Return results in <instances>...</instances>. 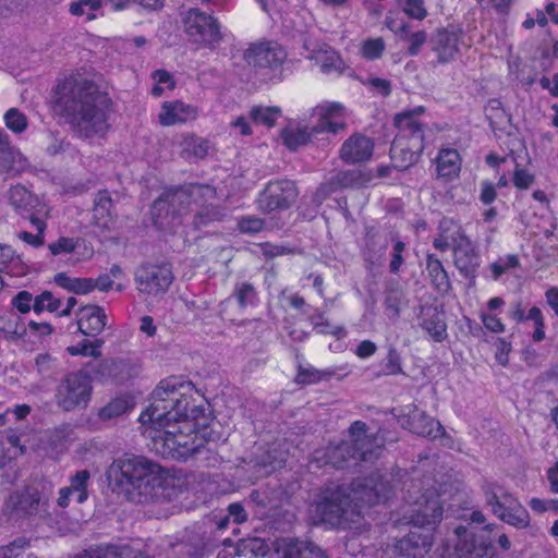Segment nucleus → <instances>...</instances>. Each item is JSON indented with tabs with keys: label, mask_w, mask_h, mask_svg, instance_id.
Returning a JSON list of instances; mask_svg holds the SVG:
<instances>
[{
	"label": "nucleus",
	"mask_w": 558,
	"mask_h": 558,
	"mask_svg": "<svg viewBox=\"0 0 558 558\" xmlns=\"http://www.w3.org/2000/svg\"><path fill=\"white\" fill-rule=\"evenodd\" d=\"M427 271L437 290L446 291L449 287L448 275L441 262L434 255H427Z\"/></svg>",
	"instance_id": "4c0bfd02"
},
{
	"label": "nucleus",
	"mask_w": 558,
	"mask_h": 558,
	"mask_svg": "<svg viewBox=\"0 0 558 558\" xmlns=\"http://www.w3.org/2000/svg\"><path fill=\"white\" fill-rule=\"evenodd\" d=\"M198 117V109L195 106L185 104L182 100L165 101L160 107L158 121L162 126L184 124Z\"/></svg>",
	"instance_id": "f3484780"
},
{
	"label": "nucleus",
	"mask_w": 558,
	"mask_h": 558,
	"mask_svg": "<svg viewBox=\"0 0 558 558\" xmlns=\"http://www.w3.org/2000/svg\"><path fill=\"white\" fill-rule=\"evenodd\" d=\"M243 58L256 69H278L286 61L287 52L277 43H255L244 51Z\"/></svg>",
	"instance_id": "9b49d317"
},
{
	"label": "nucleus",
	"mask_w": 558,
	"mask_h": 558,
	"mask_svg": "<svg viewBox=\"0 0 558 558\" xmlns=\"http://www.w3.org/2000/svg\"><path fill=\"white\" fill-rule=\"evenodd\" d=\"M401 39L409 41L408 52L410 56H417L421 48L427 41V33L425 31H417L412 34H405L400 36Z\"/></svg>",
	"instance_id": "13d9d810"
},
{
	"label": "nucleus",
	"mask_w": 558,
	"mask_h": 558,
	"mask_svg": "<svg viewBox=\"0 0 558 558\" xmlns=\"http://www.w3.org/2000/svg\"><path fill=\"white\" fill-rule=\"evenodd\" d=\"M404 250H405V244L402 241L397 240L393 243L392 252H391V259L389 263V270L391 274H398L400 271V268L404 263V258H403Z\"/></svg>",
	"instance_id": "680f3d73"
},
{
	"label": "nucleus",
	"mask_w": 558,
	"mask_h": 558,
	"mask_svg": "<svg viewBox=\"0 0 558 558\" xmlns=\"http://www.w3.org/2000/svg\"><path fill=\"white\" fill-rule=\"evenodd\" d=\"M112 199L107 191L96 195L94 205V218L99 227L108 228L111 221Z\"/></svg>",
	"instance_id": "2f4dec72"
},
{
	"label": "nucleus",
	"mask_w": 558,
	"mask_h": 558,
	"mask_svg": "<svg viewBox=\"0 0 558 558\" xmlns=\"http://www.w3.org/2000/svg\"><path fill=\"white\" fill-rule=\"evenodd\" d=\"M402 11L410 19L417 21H423L428 15L424 0H403Z\"/></svg>",
	"instance_id": "3c124183"
},
{
	"label": "nucleus",
	"mask_w": 558,
	"mask_h": 558,
	"mask_svg": "<svg viewBox=\"0 0 558 558\" xmlns=\"http://www.w3.org/2000/svg\"><path fill=\"white\" fill-rule=\"evenodd\" d=\"M153 78L156 82L151 89V93L155 97H160L166 89H173L174 87V81L167 71H155Z\"/></svg>",
	"instance_id": "603ef678"
},
{
	"label": "nucleus",
	"mask_w": 558,
	"mask_h": 558,
	"mask_svg": "<svg viewBox=\"0 0 558 558\" xmlns=\"http://www.w3.org/2000/svg\"><path fill=\"white\" fill-rule=\"evenodd\" d=\"M23 168L22 155L9 141V135L0 128V172L19 171Z\"/></svg>",
	"instance_id": "a878e982"
},
{
	"label": "nucleus",
	"mask_w": 558,
	"mask_h": 558,
	"mask_svg": "<svg viewBox=\"0 0 558 558\" xmlns=\"http://www.w3.org/2000/svg\"><path fill=\"white\" fill-rule=\"evenodd\" d=\"M453 542L452 551L448 545H445L439 558H484L487 554V545L476 544L474 534L464 526H458L454 530Z\"/></svg>",
	"instance_id": "2eb2a0df"
},
{
	"label": "nucleus",
	"mask_w": 558,
	"mask_h": 558,
	"mask_svg": "<svg viewBox=\"0 0 558 558\" xmlns=\"http://www.w3.org/2000/svg\"><path fill=\"white\" fill-rule=\"evenodd\" d=\"M88 365L92 367L95 379L101 383L118 380L125 366L123 361L114 359L104 360Z\"/></svg>",
	"instance_id": "c85d7f7f"
},
{
	"label": "nucleus",
	"mask_w": 558,
	"mask_h": 558,
	"mask_svg": "<svg viewBox=\"0 0 558 558\" xmlns=\"http://www.w3.org/2000/svg\"><path fill=\"white\" fill-rule=\"evenodd\" d=\"M485 499L495 515L505 512L509 508H513L519 500L510 494L505 487L496 483H486L483 486Z\"/></svg>",
	"instance_id": "4be33fe9"
},
{
	"label": "nucleus",
	"mask_w": 558,
	"mask_h": 558,
	"mask_svg": "<svg viewBox=\"0 0 558 558\" xmlns=\"http://www.w3.org/2000/svg\"><path fill=\"white\" fill-rule=\"evenodd\" d=\"M386 49L385 40L381 37L367 38L361 43L360 54L366 60L379 59Z\"/></svg>",
	"instance_id": "37998d69"
},
{
	"label": "nucleus",
	"mask_w": 558,
	"mask_h": 558,
	"mask_svg": "<svg viewBox=\"0 0 558 558\" xmlns=\"http://www.w3.org/2000/svg\"><path fill=\"white\" fill-rule=\"evenodd\" d=\"M107 324V315L102 307L96 305L84 306L80 310L77 318L78 330L87 337L99 335Z\"/></svg>",
	"instance_id": "412c9836"
},
{
	"label": "nucleus",
	"mask_w": 558,
	"mask_h": 558,
	"mask_svg": "<svg viewBox=\"0 0 558 558\" xmlns=\"http://www.w3.org/2000/svg\"><path fill=\"white\" fill-rule=\"evenodd\" d=\"M138 420L149 449L166 459L185 460L206 442L221 439L203 398L190 381L177 377L159 383Z\"/></svg>",
	"instance_id": "f257e3e1"
},
{
	"label": "nucleus",
	"mask_w": 558,
	"mask_h": 558,
	"mask_svg": "<svg viewBox=\"0 0 558 558\" xmlns=\"http://www.w3.org/2000/svg\"><path fill=\"white\" fill-rule=\"evenodd\" d=\"M54 281L59 287L76 294H87L96 289V284L93 279L72 278L64 272L56 275Z\"/></svg>",
	"instance_id": "c756f323"
},
{
	"label": "nucleus",
	"mask_w": 558,
	"mask_h": 558,
	"mask_svg": "<svg viewBox=\"0 0 558 558\" xmlns=\"http://www.w3.org/2000/svg\"><path fill=\"white\" fill-rule=\"evenodd\" d=\"M78 558H145L143 554L129 545H106L93 548Z\"/></svg>",
	"instance_id": "cd10ccee"
},
{
	"label": "nucleus",
	"mask_w": 558,
	"mask_h": 558,
	"mask_svg": "<svg viewBox=\"0 0 558 558\" xmlns=\"http://www.w3.org/2000/svg\"><path fill=\"white\" fill-rule=\"evenodd\" d=\"M92 377L85 369L68 374L57 390V403L65 411L86 408L92 396Z\"/></svg>",
	"instance_id": "0eeeda50"
},
{
	"label": "nucleus",
	"mask_w": 558,
	"mask_h": 558,
	"mask_svg": "<svg viewBox=\"0 0 558 558\" xmlns=\"http://www.w3.org/2000/svg\"><path fill=\"white\" fill-rule=\"evenodd\" d=\"M35 504V489L26 486L22 490H16L8 498L5 509L11 518H23L31 514Z\"/></svg>",
	"instance_id": "5701e85b"
},
{
	"label": "nucleus",
	"mask_w": 558,
	"mask_h": 558,
	"mask_svg": "<svg viewBox=\"0 0 558 558\" xmlns=\"http://www.w3.org/2000/svg\"><path fill=\"white\" fill-rule=\"evenodd\" d=\"M497 517L517 529H525L530 524V514L520 501L513 508L505 510V512L497 514Z\"/></svg>",
	"instance_id": "58836bf2"
},
{
	"label": "nucleus",
	"mask_w": 558,
	"mask_h": 558,
	"mask_svg": "<svg viewBox=\"0 0 558 558\" xmlns=\"http://www.w3.org/2000/svg\"><path fill=\"white\" fill-rule=\"evenodd\" d=\"M61 306V300L52 295L51 292L45 291L37 296V313L44 310L57 312Z\"/></svg>",
	"instance_id": "0e129e2a"
},
{
	"label": "nucleus",
	"mask_w": 558,
	"mask_h": 558,
	"mask_svg": "<svg viewBox=\"0 0 558 558\" xmlns=\"http://www.w3.org/2000/svg\"><path fill=\"white\" fill-rule=\"evenodd\" d=\"M526 320H533V323H534L535 330L532 336L533 340L535 342H539V341L544 340L545 339V322H544V316H543L542 311L538 307L533 306L532 308H530V311L526 315Z\"/></svg>",
	"instance_id": "864d4df0"
},
{
	"label": "nucleus",
	"mask_w": 558,
	"mask_h": 558,
	"mask_svg": "<svg viewBox=\"0 0 558 558\" xmlns=\"http://www.w3.org/2000/svg\"><path fill=\"white\" fill-rule=\"evenodd\" d=\"M132 409L133 404L129 398L118 397L99 409L98 416L101 421H112L130 412Z\"/></svg>",
	"instance_id": "72a5a7b5"
},
{
	"label": "nucleus",
	"mask_w": 558,
	"mask_h": 558,
	"mask_svg": "<svg viewBox=\"0 0 558 558\" xmlns=\"http://www.w3.org/2000/svg\"><path fill=\"white\" fill-rule=\"evenodd\" d=\"M337 374V368L317 369L313 366H300L296 374V383L314 385L330 379Z\"/></svg>",
	"instance_id": "473e14b6"
},
{
	"label": "nucleus",
	"mask_w": 558,
	"mask_h": 558,
	"mask_svg": "<svg viewBox=\"0 0 558 558\" xmlns=\"http://www.w3.org/2000/svg\"><path fill=\"white\" fill-rule=\"evenodd\" d=\"M520 266L519 257L514 254H508L499 257L496 262L492 263L489 268L494 279H498L508 270L514 269Z\"/></svg>",
	"instance_id": "de8ad7c7"
},
{
	"label": "nucleus",
	"mask_w": 558,
	"mask_h": 558,
	"mask_svg": "<svg viewBox=\"0 0 558 558\" xmlns=\"http://www.w3.org/2000/svg\"><path fill=\"white\" fill-rule=\"evenodd\" d=\"M307 542L286 538L279 542L277 553L280 558H304Z\"/></svg>",
	"instance_id": "79ce46f5"
},
{
	"label": "nucleus",
	"mask_w": 558,
	"mask_h": 558,
	"mask_svg": "<svg viewBox=\"0 0 558 558\" xmlns=\"http://www.w3.org/2000/svg\"><path fill=\"white\" fill-rule=\"evenodd\" d=\"M401 424L410 432L424 437L438 438L444 433L439 422L427 416L416 408L409 410L407 417L402 418Z\"/></svg>",
	"instance_id": "6ab92c4d"
},
{
	"label": "nucleus",
	"mask_w": 558,
	"mask_h": 558,
	"mask_svg": "<svg viewBox=\"0 0 558 558\" xmlns=\"http://www.w3.org/2000/svg\"><path fill=\"white\" fill-rule=\"evenodd\" d=\"M433 536L430 531L417 529L411 531L405 537L398 542V549L407 557H423L430 548Z\"/></svg>",
	"instance_id": "aec40b11"
},
{
	"label": "nucleus",
	"mask_w": 558,
	"mask_h": 558,
	"mask_svg": "<svg viewBox=\"0 0 558 558\" xmlns=\"http://www.w3.org/2000/svg\"><path fill=\"white\" fill-rule=\"evenodd\" d=\"M534 182V175L525 169L517 168L513 173V184L520 190L529 189Z\"/></svg>",
	"instance_id": "774afa93"
},
{
	"label": "nucleus",
	"mask_w": 558,
	"mask_h": 558,
	"mask_svg": "<svg viewBox=\"0 0 558 558\" xmlns=\"http://www.w3.org/2000/svg\"><path fill=\"white\" fill-rule=\"evenodd\" d=\"M4 122L5 126L16 134H21L28 126L27 118L16 108H11L5 112Z\"/></svg>",
	"instance_id": "49530a36"
},
{
	"label": "nucleus",
	"mask_w": 558,
	"mask_h": 558,
	"mask_svg": "<svg viewBox=\"0 0 558 558\" xmlns=\"http://www.w3.org/2000/svg\"><path fill=\"white\" fill-rule=\"evenodd\" d=\"M437 177L451 181L459 175L461 157L457 149L442 148L435 159Z\"/></svg>",
	"instance_id": "b1692460"
},
{
	"label": "nucleus",
	"mask_w": 558,
	"mask_h": 558,
	"mask_svg": "<svg viewBox=\"0 0 558 558\" xmlns=\"http://www.w3.org/2000/svg\"><path fill=\"white\" fill-rule=\"evenodd\" d=\"M173 280L171 268L168 265H148L142 267L136 275L140 292L158 294L165 292Z\"/></svg>",
	"instance_id": "dca6fc26"
},
{
	"label": "nucleus",
	"mask_w": 558,
	"mask_h": 558,
	"mask_svg": "<svg viewBox=\"0 0 558 558\" xmlns=\"http://www.w3.org/2000/svg\"><path fill=\"white\" fill-rule=\"evenodd\" d=\"M435 248L446 251L452 248L456 263L460 266V254L469 255L473 251L470 240L462 233L461 228L451 219H442L439 223V235L434 240Z\"/></svg>",
	"instance_id": "4468645a"
},
{
	"label": "nucleus",
	"mask_w": 558,
	"mask_h": 558,
	"mask_svg": "<svg viewBox=\"0 0 558 558\" xmlns=\"http://www.w3.org/2000/svg\"><path fill=\"white\" fill-rule=\"evenodd\" d=\"M107 478L114 489L128 495L137 492L138 502L158 496L166 475L161 468L144 457L125 454L112 461L107 470Z\"/></svg>",
	"instance_id": "20e7f679"
},
{
	"label": "nucleus",
	"mask_w": 558,
	"mask_h": 558,
	"mask_svg": "<svg viewBox=\"0 0 558 558\" xmlns=\"http://www.w3.org/2000/svg\"><path fill=\"white\" fill-rule=\"evenodd\" d=\"M424 111L425 108L418 106L395 118L399 133L391 144L390 156L396 167L400 169H407L415 163L425 148L423 124L418 121Z\"/></svg>",
	"instance_id": "423d86ee"
},
{
	"label": "nucleus",
	"mask_w": 558,
	"mask_h": 558,
	"mask_svg": "<svg viewBox=\"0 0 558 558\" xmlns=\"http://www.w3.org/2000/svg\"><path fill=\"white\" fill-rule=\"evenodd\" d=\"M480 318L484 327L494 333H501L506 329L500 318H498L496 315L482 311L480 313Z\"/></svg>",
	"instance_id": "338daca9"
},
{
	"label": "nucleus",
	"mask_w": 558,
	"mask_h": 558,
	"mask_svg": "<svg viewBox=\"0 0 558 558\" xmlns=\"http://www.w3.org/2000/svg\"><path fill=\"white\" fill-rule=\"evenodd\" d=\"M388 483L379 477H372L364 483H353L349 495L338 485L326 487L315 502V524L327 522L332 525L350 526L357 522L364 505L374 506L388 498Z\"/></svg>",
	"instance_id": "7ed1b4c3"
},
{
	"label": "nucleus",
	"mask_w": 558,
	"mask_h": 558,
	"mask_svg": "<svg viewBox=\"0 0 558 558\" xmlns=\"http://www.w3.org/2000/svg\"><path fill=\"white\" fill-rule=\"evenodd\" d=\"M225 217V213L211 205L199 208L194 217L196 228L208 226L213 221H219Z\"/></svg>",
	"instance_id": "c03bdc74"
},
{
	"label": "nucleus",
	"mask_w": 558,
	"mask_h": 558,
	"mask_svg": "<svg viewBox=\"0 0 558 558\" xmlns=\"http://www.w3.org/2000/svg\"><path fill=\"white\" fill-rule=\"evenodd\" d=\"M12 305L16 308L21 314H27L29 311L35 308V303L33 302V294L28 291H20L13 299Z\"/></svg>",
	"instance_id": "e2e57ef3"
},
{
	"label": "nucleus",
	"mask_w": 558,
	"mask_h": 558,
	"mask_svg": "<svg viewBox=\"0 0 558 558\" xmlns=\"http://www.w3.org/2000/svg\"><path fill=\"white\" fill-rule=\"evenodd\" d=\"M89 472L81 470L71 477L70 485L66 487L78 504H83L87 499V484L89 481Z\"/></svg>",
	"instance_id": "a19ab883"
},
{
	"label": "nucleus",
	"mask_w": 558,
	"mask_h": 558,
	"mask_svg": "<svg viewBox=\"0 0 558 558\" xmlns=\"http://www.w3.org/2000/svg\"><path fill=\"white\" fill-rule=\"evenodd\" d=\"M402 373L401 359L396 349H390L387 354L384 368L385 375H398Z\"/></svg>",
	"instance_id": "69168bd1"
},
{
	"label": "nucleus",
	"mask_w": 558,
	"mask_h": 558,
	"mask_svg": "<svg viewBox=\"0 0 558 558\" xmlns=\"http://www.w3.org/2000/svg\"><path fill=\"white\" fill-rule=\"evenodd\" d=\"M386 27L396 35H405L409 32V23L399 16L397 12L390 11L385 19Z\"/></svg>",
	"instance_id": "4d7b16f0"
},
{
	"label": "nucleus",
	"mask_w": 558,
	"mask_h": 558,
	"mask_svg": "<svg viewBox=\"0 0 558 558\" xmlns=\"http://www.w3.org/2000/svg\"><path fill=\"white\" fill-rule=\"evenodd\" d=\"M313 132L337 134L345 128V108L340 102H323L312 109Z\"/></svg>",
	"instance_id": "ddd939ff"
},
{
	"label": "nucleus",
	"mask_w": 558,
	"mask_h": 558,
	"mask_svg": "<svg viewBox=\"0 0 558 558\" xmlns=\"http://www.w3.org/2000/svg\"><path fill=\"white\" fill-rule=\"evenodd\" d=\"M250 117L256 124L272 128L281 117L279 107L254 106L250 110Z\"/></svg>",
	"instance_id": "c9c22d12"
},
{
	"label": "nucleus",
	"mask_w": 558,
	"mask_h": 558,
	"mask_svg": "<svg viewBox=\"0 0 558 558\" xmlns=\"http://www.w3.org/2000/svg\"><path fill=\"white\" fill-rule=\"evenodd\" d=\"M380 445L366 433V424L355 421L349 430L348 439L338 445L316 450L313 458L319 464L343 468L350 461H371L379 456Z\"/></svg>",
	"instance_id": "39448f33"
},
{
	"label": "nucleus",
	"mask_w": 558,
	"mask_h": 558,
	"mask_svg": "<svg viewBox=\"0 0 558 558\" xmlns=\"http://www.w3.org/2000/svg\"><path fill=\"white\" fill-rule=\"evenodd\" d=\"M102 7L101 0H77L70 4L69 11L74 16H86L87 20H95Z\"/></svg>",
	"instance_id": "ea45409f"
},
{
	"label": "nucleus",
	"mask_w": 558,
	"mask_h": 558,
	"mask_svg": "<svg viewBox=\"0 0 558 558\" xmlns=\"http://www.w3.org/2000/svg\"><path fill=\"white\" fill-rule=\"evenodd\" d=\"M432 43L433 49L442 62L451 60L458 51V35L446 29H438Z\"/></svg>",
	"instance_id": "bb28decb"
},
{
	"label": "nucleus",
	"mask_w": 558,
	"mask_h": 558,
	"mask_svg": "<svg viewBox=\"0 0 558 558\" xmlns=\"http://www.w3.org/2000/svg\"><path fill=\"white\" fill-rule=\"evenodd\" d=\"M234 295L241 307L253 305L256 301L254 287L247 282H241L235 287Z\"/></svg>",
	"instance_id": "5fc2aeb1"
},
{
	"label": "nucleus",
	"mask_w": 558,
	"mask_h": 558,
	"mask_svg": "<svg viewBox=\"0 0 558 558\" xmlns=\"http://www.w3.org/2000/svg\"><path fill=\"white\" fill-rule=\"evenodd\" d=\"M184 29L190 40L199 45H211L221 38L216 19L198 9L187 11L184 17Z\"/></svg>",
	"instance_id": "1a4fd4ad"
},
{
	"label": "nucleus",
	"mask_w": 558,
	"mask_h": 558,
	"mask_svg": "<svg viewBox=\"0 0 558 558\" xmlns=\"http://www.w3.org/2000/svg\"><path fill=\"white\" fill-rule=\"evenodd\" d=\"M57 104L78 136L102 137L108 132L111 100L88 78L75 74L62 81L57 87Z\"/></svg>",
	"instance_id": "f03ea898"
},
{
	"label": "nucleus",
	"mask_w": 558,
	"mask_h": 558,
	"mask_svg": "<svg viewBox=\"0 0 558 558\" xmlns=\"http://www.w3.org/2000/svg\"><path fill=\"white\" fill-rule=\"evenodd\" d=\"M374 151V142L362 134L351 135L341 146L339 156L349 165L367 161Z\"/></svg>",
	"instance_id": "a211bd4d"
},
{
	"label": "nucleus",
	"mask_w": 558,
	"mask_h": 558,
	"mask_svg": "<svg viewBox=\"0 0 558 558\" xmlns=\"http://www.w3.org/2000/svg\"><path fill=\"white\" fill-rule=\"evenodd\" d=\"M299 195L294 182L280 179L270 181L258 197V208L264 213L289 208Z\"/></svg>",
	"instance_id": "6e6552de"
},
{
	"label": "nucleus",
	"mask_w": 558,
	"mask_h": 558,
	"mask_svg": "<svg viewBox=\"0 0 558 558\" xmlns=\"http://www.w3.org/2000/svg\"><path fill=\"white\" fill-rule=\"evenodd\" d=\"M374 175L369 170H349L335 177L336 183L341 187H361L372 182Z\"/></svg>",
	"instance_id": "7c9ffc66"
},
{
	"label": "nucleus",
	"mask_w": 558,
	"mask_h": 558,
	"mask_svg": "<svg viewBox=\"0 0 558 558\" xmlns=\"http://www.w3.org/2000/svg\"><path fill=\"white\" fill-rule=\"evenodd\" d=\"M442 519V506L439 497L430 493L417 499L411 510L409 523L416 529L432 531Z\"/></svg>",
	"instance_id": "f8f14e48"
},
{
	"label": "nucleus",
	"mask_w": 558,
	"mask_h": 558,
	"mask_svg": "<svg viewBox=\"0 0 558 558\" xmlns=\"http://www.w3.org/2000/svg\"><path fill=\"white\" fill-rule=\"evenodd\" d=\"M102 340H96L95 342L83 341L76 345L68 347L66 351L72 356L83 355L98 357L100 356L99 348L102 345Z\"/></svg>",
	"instance_id": "09e8293b"
},
{
	"label": "nucleus",
	"mask_w": 558,
	"mask_h": 558,
	"mask_svg": "<svg viewBox=\"0 0 558 558\" xmlns=\"http://www.w3.org/2000/svg\"><path fill=\"white\" fill-rule=\"evenodd\" d=\"M238 228L242 233L255 234L265 228V221L255 216H246L239 219Z\"/></svg>",
	"instance_id": "bf43d9fd"
},
{
	"label": "nucleus",
	"mask_w": 558,
	"mask_h": 558,
	"mask_svg": "<svg viewBox=\"0 0 558 558\" xmlns=\"http://www.w3.org/2000/svg\"><path fill=\"white\" fill-rule=\"evenodd\" d=\"M308 58L319 66L324 74H341L347 68L342 58L328 46L313 51Z\"/></svg>",
	"instance_id": "393cba45"
},
{
	"label": "nucleus",
	"mask_w": 558,
	"mask_h": 558,
	"mask_svg": "<svg viewBox=\"0 0 558 558\" xmlns=\"http://www.w3.org/2000/svg\"><path fill=\"white\" fill-rule=\"evenodd\" d=\"M78 246V240L62 236L58 241L48 245L51 255L57 256L62 253H72Z\"/></svg>",
	"instance_id": "052dcab7"
},
{
	"label": "nucleus",
	"mask_w": 558,
	"mask_h": 558,
	"mask_svg": "<svg viewBox=\"0 0 558 558\" xmlns=\"http://www.w3.org/2000/svg\"><path fill=\"white\" fill-rule=\"evenodd\" d=\"M422 326L436 341H441L447 335L446 324L438 314L430 318L425 317Z\"/></svg>",
	"instance_id": "8fccbe9b"
},
{
	"label": "nucleus",
	"mask_w": 558,
	"mask_h": 558,
	"mask_svg": "<svg viewBox=\"0 0 558 558\" xmlns=\"http://www.w3.org/2000/svg\"><path fill=\"white\" fill-rule=\"evenodd\" d=\"M288 457V451L286 449V442H279L272 445L271 450L267 452V457L262 458L259 464L265 468V474L270 473L271 471L281 468Z\"/></svg>",
	"instance_id": "e433bc0d"
},
{
	"label": "nucleus",
	"mask_w": 558,
	"mask_h": 558,
	"mask_svg": "<svg viewBox=\"0 0 558 558\" xmlns=\"http://www.w3.org/2000/svg\"><path fill=\"white\" fill-rule=\"evenodd\" d=\"M215 195V190L208 185H197L192 186L189 190H179L172 194L167 195L166 197H160L154 203V214H156L155 223L160 228H165L166 223H163L160 219V213L163 210H168L169 207H172L173 211L182 215L186 207L191 204L192 199H196L198 196H208L213 197Z\"/></svg>",
	"instance_id": "9d476101"
},
{
	"label": "nucleus",
	"mask_w": 558,
	"mask_h": 558,
	"mask_svg": "<svg viewBox=\"0 0 558 558\" xmlns=\"http://www.w3.org/2000/svg\"><path fill=\"white\" fill-rule=\"evenodd\" d=\"M310 320L314 329L324 335H332L340 337L344 333V328L341 326L332 325L328 319L325 318L324 314L316 313L310 317Z\"/></svg>",
	"instance_id": "a18cd8bd"
},
{
	"label": "nucleus",
	"mask_w": 558,
	"mask_h": 558,
	"mask_svg": "<svg viewBox=\"0 0 558 558\" xmlns=\"http://www.w3.org/2000/svg\"><path fill=\"white\" fill-rule=\"evenodd\" d=\"M32 193L23 185H15L10 190L11 204L17 209L26 208L32 202Z\"/></svg>",
	"instance_id": "6e6d98bb"
},
{
	"label": "nucleus",
	"mask_w": 558,
	"mask_h": 558,
	"mask_svg": "<svg viewBox=\"0 0 558 558\" xmlns=\"http://www.w3.org/2000/svg\"><path fill=\"white\" fill-rule=\"evenodd\" d=\"M317 133L313 132V125L304 128H288L282 131L283 143L292 150L299 148L302 145L308 143L313 135Z\"/></svg>",
	"instance_id": "f704fd0d"
}]
</instances>
